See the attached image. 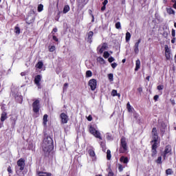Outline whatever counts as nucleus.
<instances>
[{
	"mask_svg": "<svg viewBox=\"0 0 176 176\" xmlns=\"http://www.w3.org/2000/svg\"><path fill=\"white\" fill-rule=\"evenodd\" d=\"M109 56L111 55L109 54V52H108V51H105L103 54L104 58H108Z\"/></svg>",
	"mask_w": 176,
	"mask_h": 176,
	"instance_id": "72a5a7b5",
	"label": "nucleus"
},
{
	"mask_svg": "<svg viewBox=\"0 0 176 176\" xmlns=\"http://www.w3.org/2000/svg\"><path fill=\"white\" fill-rule=\"evenodd\" d=\"M153 100L157 101V100H159V95H155L153 97Z\"/></svg>",
	"mask_w": 176,
	"mask_h": 176,
	"instance_id": "603ef678",
	"label": "nucleus"
},
{
	"mask_svg": "<svg viewBox=\"0 0 176 176\" xmlns=\"http://www.w3.org/2000/svg\"><path fill=\"white\" fill-rule=\"evenodd\" d=\"M90 134L94 135L96 138H98L99 140H102V137H101V133L100 131H97L96 128H94L93 126H90L89 129Z\"/></svg>",
	"mask_w": 176,
	"mask_h": 176,
	"instance_id": "39448f33",
	"label": "nucleus"
},
{
	"mask_svg": "<svg viewBox=\"0 0 176 176\" xmlns=\"http://www.w3.org/2000/svg\"><path fill=\"white\" fill-rule=\"evenodd\" d=\"M120 162L121 163H124V164H127V163H129V157H124V156H122L120 158Z\"/></svg>",
	"mask_w": 176,
	"mask_h": 176,
	"instance_id": "f3484780",
	"label": "nucleus"
},
{
	"mask_svg": "<svg viewBox=\"0 0 176 176\" xmlns=\"http://www.w3.org/2000/svg\"><path fill=\"white\" fill-rule=\"evenodd\" d=\"M32 107L33 108V112L34 113H38L39 112V110L41 109V102L39 100H36L32 104Z\"/></svg>",
	"mask_w": 176,
	"mask_h": 176,
	"instance_id": "423d86ee",
	"label": "nucleus"
},
{
	"mask_svg": "<svg viewBox=\"0 0 176 176\" xmlns=\"http://www.w3.org/2000/svg\"><path fill=\"white\" fill-rule=\"evenodd\" d=\"M111 67H112V68H113V69H115V68H116V67H118V63H111Z\"/></svg>",
	"mask_w": 176,
	"mask_h": 176,
	"instance_id": "de8ad7c7",
	"label": "nucleus"
},
{
	"mask_svg": "<svg viewBox=\"0 0 176 176\" xmlns=\"http://www.w3.org/2000/svg\"><path fill=\"white\" fill-rule=\"evenodd\" d=\"M41 80H42V76L39 74L35 76L34 82L38 89L41 87Z\"/></svg>",
	"mask_w": 176,
	"mask_h": 176,
	"instance_id": "ddd939ff",
	"label": "nucleus"
},
{
	"mask_svg": "<svg viewBox=\"0 0 176 176\" xmlns=\"http://www.w3.org/2000/svg\"><path fill=\"white\" fill-rule=\"evenodd\" d=\"M69 10H71V8H69V6L68 5H65L63 8V14H66V13H68Z\"/></svg>",
	"mask_w": 176,
	"mask_h": 176,
	"instance_id": "412c9836",
	"label": "nucleus"
},
{
	"mask_svg": "<svg viewBox=\"0 0 176 176\" xmlns=\"http://www.w3.org/2000/svg\"><path fill=\"white\" fill-rule=\"evenodd\" d=\"M167 155H168L167 153H166L164 152L163 153L162 156H163L164 160H166Z\"/></svg>",
	"mask_w": 176,
	"mask_h": 176,
	"instance_id": "5fc2aeb1",
	"label": "nucleus"
},
{
	"mask_svg": "<svg viewBox=\"0 0 176 176\" xmlns=\"http://www.w3.org/2000/svg\"><path fill=\"white\" fill-rule=\"evenodd\" d=\"M89 3V0H77V5L78 8L83 9L86 5Z\"/></svg>",
	"mask_w": 176,
	"mask_h": 176,
	"instance_id": "9d476101",
	"label": "nucleus"
},
{
	"mask_svg": "<svg viewBox=\"0 0 176 176\" xmlns=\"http://www.w3.org/2000/svg\"><path fill=\"white\" fill-rule=\"evenodd\" d=\"M138 91L139 93H142V87H139V88H138Z\"/></svg>",
	"mask_w": 176,
	"mask_h": 176,
	"instance_id": "4d7b16f0",
	"label": "nucleus"
},
{
	"mask_svg": "<svg viewBox=\"0 0 176 176\" xmlns=\"http://www.w3.org/2000/svg\"><path fill=\"white\" fill-rule=\"evenodd\" d=\"M43 10V4H39L37 7V11L41 13Z\"/></svg>",
	"mask_w": 176,
	"mask_h": 176,
	"instance_id": "7c9ffc66",
	"label": "nucleus"
},
{
	"mask_svg": "<svg viewBox=\"0 0 176 176\" xmlns=\"http://www.w3.org/2000/svg\"><path fill=\"white\" fill-rule=\"evenodd\" d=\"M106 138H107V140L110 141L111 140H112V135L109 133H107Z\"/></svg>",
	"mask_w": 176,
	"mask_h": 176,
	"instance_id": "37998d69",
	"label": "nucleus"
},
{
	"mask_svg": "<svg viewBox=\"0 0 176 176\" xmlns=\"http://www.w3.org/2000/svg\"><path fill=\"white\" fill-rule=\"evenodd\" d=\"M14 30H15V33H16V34H20V28H19V27H15V28H14Z\"/></svg>",
	"mask_w": 176,
	"mask_h": 176,
	"instance_id": "a18cd8bd",
	"label": "nucleus"
},
{
	"mask_svg": "<svg viewBox=\"0 0 176 176\" xmlns=\"http://www.w3.org/2000/svg\"><path fill=\"white\" fill-rule=\"evenodd\" d=\"M126 109L128 110V112H133V107H131V104H130V102H128L126 104Z\"/></svg>",
	"mask_w": 176,
	"mask_h": 176,
	"instance_id": "393cba45",
	"label": "nucleus"
},
{
	"mask_svg": "<svg viewBox=\"0 0 176 176\" xmlns=\"http://www.w3.org/2000/svg\"><path fill=\"white\" fill-rule=\"evenodd\" d=\"M131 38V34L130 32H127L126 33L125 39L126 42H129Z\"/></svg>",
	"mask_w": 176,
	"mask_h": 176,
	"instance_id": "bb28decb",
	"label": "nucleus"
},
{
	"mask_svg": "<svg viewBox=\"0 0 176 176\" xmlns=\"http://www.w3.org/2000/svg\"><path fill=\"white\" fill-rule=\"evenodd\" d=\"M60 118L61 119L60 122L63 124L68 123V116L65 114V113H60Z\"/></svg>",
	"mask_w": 176,
	"mask_h": 176,
	"instance_id": "9b49d317",
	"label": "nucleus"
},
{
	"mask_svg": "<svg viewBox=\"0 0 176 176\" xmlns=\"http://www.w3.org/2000/svg\"><path fill=\"white\" fill-rule=\"evenodd\" d=\"M52 31H53V32H57V31H58V29H57V28H54L53 30H52Z\"/></svg>",
	"mask_w": 176,
	"mask_h": 176,
	"instance_id": "680f3d73",
	"label": "nucleus"
},
{
	"mask_svg": "<svg viewBox=\"0 0 176 176\" xmlns=\"http://www.w3.org/2000/svg\"><path fill=\"white\" fill-rule=\"evenodd\" d=\"M129 152V146H127V141L126 138L122 137L120 139L119 153H127Z\"/></svg>",
	"mask_w": 176,
	"mask_h": 176,
	"instance_id": "20e7f679",
	"label": "nucleus"
},
{
	"mask_svg": "<svg viewBox=\"0 0 176 176\" xmlns=\"http://www.w3.org/2000/svg\"><path fill=\"white\" fill-rule=\"evenodd\" d=\"M115 26L117 30H120V28H122V25L120 24V22L116 23Z\"/></svg>",
	"mask_w": 176,
	"mask_h": 176,
	"instance_id": "c9c22d12",
	"label": "nucleus"
},
{
	"mask_svg": "<svg viewBox=\"0 0 176 176\" xmlns=\"http://www.w3.org/2000/svg\"><path fill=\"white\" fill-rule=\"evenodd\" d=\"M107 4H108V0H104V1L102 2V5L104 6H107Z\"/></svg>",
	"mask_w": 176,
	"mask_h": 176,
	"instance_id": "3c124183",
	"label": "nucleus"
},
{
	"mask_svg": "<svg viewBox=\"0 0 176 176\" xmlns=\"http://www.w3.org/2000/svg\"><path fill=\"white\" fill-rule=\"evenodd\" d=\"M47 118H48V116L47 114H45L43 116V124L44 126H46L47 123Z\"/></svg>",
	"mask_w": 176,
	"mask_h": 176,
	"instance_id": "b1692460",
	"label": "nucleus"
},
{
	"mask_svg": "<svg viewBox=\"0 0 176 176\" xmlns=\"http://www.w3.org/2000/svg\"><path fill=\"white\" fill-rule=\"evenodd\" d=\"M88 86H89L92 91H94V90L97 89V80L94 78L89 80L88 82Z\"/></svg>",
	"mask_w": 176,
	"mask_h": 176,
	"instance_id": "0eeeda50",
	"label": "nucleus"
},
{
	"mask_svg": "<svg viewBox=\"0 0 176 176\" xmlns=\"http://www.w3.org/2000/svg\"><path fill=\"white\" fill-rule=\"evenodd\" d=\"M25 168V160L24 158H20L16 162V166H15L16 174L19 176H24V168Z\"/></svg>",
	"mask_w": 176,
	"mask_h": 176,
	"instance_id": "7ed1b4c3",
	"label": "nucleus"
},
{
	"mask_svg": "<svg viewBox=\"0 0 176 176\" xmlns=\"http://www.w3.org/2000/svg\"><path fill=\"white\" fill-rule=\"evenodd\" d=\"M118 94V91L116 89H113L111 91V96L113 97H116V94Z\"/></svg>",
	"mask_w": 176,
	"mask_h": 176,
	"instance_id": "4c0bfd02",
	"label": "nucleus"
},
{
	"mask_svg": "<svg viewBox=\"0 0 176 176\" xmlns=\"http://www.w3.org/2000/svg\"><path fill=\"white\" fill-rule=\"evenodd\" d=\"M173 8L174 9H176V3H175L173 4Z\"/></svg>",
	"mask_w": 176,
	"mask_h": 176,
	"instance_id": "0e129e2a",
	"label": "nucleus"
},
{
	"mask_svg": "<svg viewBox=\"0 0 176 176\" xmlns=\"http://www.w3.org/2000/svg\"><path fill=\"white\" fill-rule=\"evenodd\" d=\"M171 43H175V37H173L171 40Z\"/></svg>",
	"mask_w": 176,
	"mask_h": 176,
	"instance_id": "052dcab7",
	"label": "nucleus"
},
{
	"mask_svg": "<svg viewBox=\"0 0 176 176\" xmlns=\"http://www.w3.org/2000/svg\"><path fill=\"white\" fill-rule=\"evenodd\" d=\"M107 49H108V44H107V43H104L101 47L100 45L98 47V53H99V54H102V53H104V51L107 50Z\"/></svg>",
	"mask_w": 176,
	"mask_h": 176,
	"instance_id": "6e6552de",
	"label": "nucleus"
},
{
	"mask_svg": "<svg viewBox=\"0 0 176 176\" xmlns=\"http://www.w3.org/2000/svg\"><path fill=\"white\" fill-rule=\"evenodd\" d=\"M140 68H141V61L140 60V59H138L135 61V71H138V69H140Z\"/></svg>",
	"mask_w": 176,
	"mask_h": 176,
	"instance_id": "aec40b11",
	"label": "nucleus"
},
{
	"mask_svg": "<svg viewBox=\"0 0 176 176\" xmlns=\"http://www.w3.org/2000/svg\"><path fill=\"white\" fill-rule=\"evenodd\" d=\"M150 79H151V76H148L147 77H146V80H148V82H149Z\"/></svg>",
	"mask_w": 176,
	"mask_h": 176,
	"instance_id": "e2e57ef3",
	"label": "nucleus"
},
{
	"mask_svg": "<svg viewBox=\"0 0 176 176\" xmlns=\"http://www.w3.org/2000/svg\"><path fill=\"white\" fill-rule=\"evenodd\" d=\"M89 12H90V13H91V16H92V21H94V15H93V14H91V12H92L91 10H89Z\"/></svg>",
	"mask_w": 176,
	"mask_h": 176,
	"instance_id": "bf43d9fd",
	"label": "nucleus"
},
{
	"mask_svg": "<svg viewBox=\"0 0 176 176\" xmlns=\"http://www.w3.org/2000/svg\"><path fill=\"white\" fill-rule=\"evenodd\" d=\"M166 12L168 14H175V11L173 8H166Z\"/></svg>",
	"mask_w": 176,
	"mask_h": 176,
	"instance_id": "a878e982",
	"label": "nucleus"
},
{
	"mask_svg": "<svg viewBox=\"0 0 176 176\" xmlns=\"http://www.w3.org/2000/svg\"><path fill=\"white\" fill-rule=\"evenodd\" d=\"M108 61H109V63H113V61H115V58L111 56L108 58Z\"/></svg>",
	"mask_w": 176,
	"mask_h": 176,
	"instance_id": "c03bdc74",
	"label": "nucleus"
},
{
	"mask_svg": "<svg viewBox=\"0 0 176 176\" xmlns=\"http://www.w3.org/2000/svg\"><path fill=\"white\" fill-rule=\"evenodd\" d=\"M7 171L9 174H12L13 173V170H12V166H9L7 168Z\"/></svg>",
	"mask_w": 176,
	"mask_h": 176,
	"instance_id": "58836bf2",
	"label": "nucleus"
},
{
	"mask_svg": "<svg viewBox=\"0 0 176 176\" xmlns=\"http://www.w3.org/2000/svg\"><path fill=\"white\" fill-rule=\"evenodd\" d=\"M107 176H115V173H113V171H112V169H110Z\"/></svg>",
	"mask_w": 176,
	"mask_h": 176,
	"instance_id": "ea45409f",
	"label": "nucleus"
},
{
	"mask_svg": "<svg viewBox=\"0 0 176 176\" xmlns=\"http://www.w3.org/2000/svg\"><path fill=\"white\" fill-rule=\"evenodd\" d=\"M8 119V113L3 111L1 116V122H5Z\"/></svg>",
	"mask_w": 176,
	"mask_h": 176,
	"instance_id": "a211bd4d",
	"label": "nucleus"
},
{
	"mask_svg": "<svg viewBox=\"0 0 176 176\" xmlns=\"http://www.w3.org/2000/svg\"><path fill=\"white\" fill-rule=\"evenodd\" d=\"M171 2H173V3H176V0H171Z\"/></svg>",
	"mask_w": 176,
	"mask_h": 176,
	"instance_id": "774afa93",
	"label": "nucleus"
},
{
	"mask_svg": "<svg viewBox=\"0 0 176 176\" xmlns=\"http://www.w3.org/2000/svg\"><path fill=\"white\" fill-rule=\"evenodd\" d=\"M25 21L28 25H30V24H34V22L35 21V16L32 15H28L25 19Z\"/></svg>",
	"mask_w": 176,
	"mask_h": 176,
	"instance_id": "f8f14e48",
	"label": "nucleus"
},
{
	"mask_svg": "<svg viewBox=\"0 0 176 176\" xmlns=\"http://www.w3.org/2000/svg\"><path fill=\"white\" fill-rule=\"evenodd\" d=\"M174 172L173 171V169L171 168H168L166 170V175H172V174Z\"/></svg>",
	"mask_w": 176,
	"mask_h": 176,
	"instance_id": "c756f323",
	"label": "nucleus"
},
{
	"mask_svg": "<svg viewBox=\"0 0 176 176\" xmlns=\"http://www.w3.org/2000/svg\"><path fill=\"white\" fill-rule=\"evenodd\" d=\"M88 153L91 157H96V153L94 152V150L89 149L88 151Z\"/></svg>",
	"mask_w": 176,
	"mask_h": 176,
	"instance_id": "5701e85b",
	"label": "nucleus"
},
{
	"mask_svg": "<svg viewBox=\"0 0 176 176\" xmlns=\"http://www.w3.org/2000/svg\"><path fill=\"white\" fill-rule=\"evenodd\" d=\"M94 35V32H93V31H90L87 33V36H88L87 42H88V43H91L93 42V36Z\"/></svg>",
	"mask_w": 176,
	"mask_h": 176,
	"instance_id": "dca6fc26",
	"label": "nucleus"
},
{
	"mask_svg": "<svg viewBox=\"0 0 176 176\" xmlns=\"http://www.w3.org/2000/svg\"><path fill=\"white\" fill-rule=\"evenodd\" d=\"M27 75V73L25 72H23L21 73V76H25Z\"/></svg>",
	"mask_w": 176,
	"mask_h": 176,
	"instance_id": "6e6d98bb",
	"label": "nucleus"
},
{
	"mask_svg": "<svg viewBox=\"0 0 176 176\" xmlns=\"http://www.w3.org/2000/svg\"><path fill=\"white\" fill-rule=\"evenodd\" d=\"M140 43H141V38H139L133 46L134 52L135 53V54H138V53L140 52V49L138 48L140 47Z\"/></svg>",
	"mask_w": 176,
	"mask_h": 176,
	"instance_id": "4468645a",
	"label": "nucleus"
},
{
	"mask_svg": "<svg viewBox=\"0 0 176 176\" xmlns=\"http://www.w3.org/2000/svg\"><path fill=\"white\" fill-rule=\"evenodd\" d=\"M165 50V57L166 60H170L171 58V51L170 50V48L168 47V45H166L164 47Z\"/></svg>",
	"mask_w": 176,
	"mask_h": 176,
	"instance_id": "1a4fd4ad",
	"label": "nucleus"
},
{
	"mask_svg": "<svg viewBox=\"0 0 176 176\" xmlns=\"http://www.w3.org/2000/svg\"><path fill=\"white\" fill-rule=\"evenodd\" d=\"M122 63H126V58L122 59Z\"/></svg>",
	"mask_w": 176,
	"mask_h": 176,
	"instance_id": "338daca9",
	"label": "nucleus"
},
{
	"mask_svg": "<svg viewBox=\"0 0 176 176\" xmlns=\"http://www.w3.org/2000/svg\"><path fill=\"white\" fill-rule=\"evenodd\" d=\"M118 171L122 173L123 171V166L122 164H118Z\"/></svg>",
	"mask_w": 176,
	"mask_h": 176,
	"instance_id": "a19ab883",
	"label": "nucleus"
},
{
	"mask_svg": "<svg viewBox=\"0 0 176 176\" xmlns=\"http://www.w3.org/2000/svg\"><path fill=\"white\" fill-rule=\"evenodd\" d=\"M52 39L53 41H54L55 42H58V38H57V36L53 35L52 36Z\"/></svg>",
	"mask_w": 176,
	"mask_h": 176,
	"instance_id": "49530a36",
	"label": "nucleus"
},
{
	"mask_svg": "<svg viewBox=\"0 0 176 176\" xmlns=\"http://www.w3.org/2000/svg\"><path fill=\"white\" fill-rule=\"evenodd\" d=\"M93 76V72L91 70L86 72V78H91Z\"/></svg>",
	"mask_w": 176,
	"mask_h": 176,
	"instance_id": "c85d7f7f",
	"label": "nucleus"
},
{
	"mask_svg": "<svg viewBox=\"0 0 176 176\" xmlns=\"http://www.w3.org/2000/svg\"><path fill=\"white\" fill-rule=\"evenodd\" d=\"M171 151H172L171 145L168 144L165 146V149H164V152L165 153L168 154V153H171Z\"/></svg>",
	"mask_w": 176,
	"mask_h": 176,
	"instance_id": "6ab92c4d",
	"label": "nucleus"
},
{
	"mask_svg": "<svg viewBox=\"0 0 176 176\" xmlns=\"http://www.w3.org/2000/svg\"><path fill=\"white\" fill-rule=\"evenodd\" d=\"M97 60H98L99 63H103V64L105 63V60H104V59L102 58V57H98V58H97Z\"/></svg>",
	"mask_w": 176,
	"mask_h": 176,
	"instance_id": "e433bc0d",
	"label": "nucleus"
},
{
	"mask_svg": "<svg viewBox=\"0 0 176 176\" xmlns=\"http://www.w3.org/2000/svg\"><path fill=\"white\" fill-rule=\"evenodd\" d=\"M105 9H107V6H102V7L101 8V11L104 12V10H105Z\"/></svg>",
	"mask_w": 176,
	"mask_h": 176,
	"instance_id": "864d4df0",
	"label": "nucleus"
},
{
	"mask_svg": "<svg viewBox=\"0 0 176 176\" xmlns=\"http://www.w3.org/2000/svg\"><path fill=\"white\" fill-rule=\"evenodd\" d=\"M42 148L45 157H49L50 152H52L54 148L53 139H52L50 136H47L45 138H44L43 141Z\"/></svg>",
	"mask_w": 176,
	"mask_h": 176,
	"instance_id": "f03ea898",
	"label": "nucleus"
},
{
	"mask_svg": "<svg viewBox=\"0 0 176 176\" xmlns=\"http://www.w3.org/2000/svg\"><path fill=\"white\" fill-rule=\"evenodd\" d=\"M67 87H68V83L66 82V83L64 84V88Z\"/></svg>",
	"mask_w": 176,
	"mask_h": 176,
	"instance_id": "69168bd1",
	"label": "nucleus"
},
{
	"mask_svg": "<svg viewBox=\"0 0 176 176\" xmlns=\"http://www.w3.org/2000/svg\"><path fill=\"white\" fill-rule=\"evenodd\" d=\"M36 174L38 176H52V173L44 172L41 170L36 171Z\"/></svg>",
	"mask_w": 176,
	"mask_h": 176,
	"instance_id": "2eb2a0df",
	"label": "nucleus"
},
{
	"mask_svg": "<svg viewBox=\"0 0 176 176\" xmlns=\"http://www.w3.org/2000/svg\"><path fill=\"white\" fill-rule=\"evenodd\" d=\"M108 78H109V80H110V82H113V74H112V73L109 74Z\"/></svg>",
	"mask_w": 176,
	"mask_h": 176,
	"instance_id": "f704fd0d",
	"label": "nucleus"
},
{
	"mask_svg": "<svg viewBox=\"0 0 176 176\" xmlns=\"http://www.w3.org/2000/svg\"><path fill=\"white\" fill-rule=\"evenodd\" d=\"M155 163H157V164H162V163H163L162 161V156L157 157V159L155 160Z\"/></svg>",
	"mask_w": 176,
	"mask_h": 176,
	"instance_id": "2f4dec72",
	"label": "nucleus"
},
{
	"mask_svg": "<svg viewBox=\"0 0 176 176\" xmlns=\"http://www.w3.org/2000/svg\"><path fill=\"white\" fill-rule=\"evenodd\" d=\"M43 67V62L42 61H38L36 65V68H38V69H42Z\"/></svg>",
	"mask_w": 176,
	"mask_h": 176,
	"instance_id": "4be33fe9",
	"label": "nucleus"
},
{
	"mask_svg": "<svg viewBox=\"0 0 176 176\" xmlns=\"http://www.w3.org/2000/svg\"><path fill=\"white\" fill-rule=\"evenodd\" d=\"M48 49H49V52H54V50H56V46H54V45H50L49 47H48Z\"/></svg>",
	"mask_w": 176,
	"mask_h": 176,
	"instance_id": "473e14b6",
	"label": "nucleus"
},
{
	"mask_svg": "<svg viewBox=\"0 0 176 176\" xmlns=\"http://www.w3.org/2000/svg\"><path fill=\"white\" fill-rule=\"evenodd\" d=\"M172 36L173 38H175V30H172Z\"/></svg>",
	"mask_w": 176,
	"mask_h": 176,
	"instance_id": "8fccbe9b",
	"label": "nucleus"
},
{
	"mask_svg": "<svg viewBox=\"0 0 176 176\" xmlns=\"http://www.w3.org/2000/svg\"><path fill=\"white\" fill-rule=\"evenodd\" d=\"M157 90H163L164 89V85H160L157 87Z\"/></svg>",
	"mask_w": 176,
	"mask_h": 176,
	"instance_id": "79ce46f5",
	"label": "nucleus"
},
{
	"mask_svg": "<svg viewBox=\"0 0 176 176\" xmlns=\"http://www.w3.org/2000/svg\"><path fill=\"white\" fill-rule=\"evenodd\" d=\"M170 102H171L172 105H175V100H170Z\"/></svg>",
	"mask_w": 176,
	"mask_h": 176,
	"instance_id": "13d9d810",
	"label": "nucleus"
},
{
	"mask_svg": "<svg viewBox=\"0 0 176 176\" xmlns=\"http://www.w3.org/2000/svg\"><path fill=\"white\" fill-rule=\"evenodd\" d=\"M111 157H112V155H111V150L108 149L107 151V160H111Z\"/></svg>",
	"mask_w": 176,
	"mask_h": 176,
	"instance_id": "cd10ccee",
	"label": "nucleus"
},
{
	"mask_svg": "<svg viewBox=\"0 0 176 176\" xmlns=\"http://www.w3.org/2000/svg\"><path fill=\"white\" fill-rule=\"evenodd\" d=\"M152 140L150 142L151 145V157H155L157 155V148L160 145V141H159V134L157 133V129L156 127L153 128L152 131Z\"/></svg>",
	"mask_w": 176,
	"mask_h": 176,
	"instance_id": "f257e3e1",
	"label": "nucleus"
},
{
	"mask_svg": "<svg viewBox=\"0 0 176 176\" xmlns=\"http://www.w3.org/2000/svg\"><path fill=\"white\" fill-rule=\"evenodd\" d=\"M87 120L89 122H91V120H93V117L91 116V115H89L87 118Z\"/></svg>",
	"mask_w": 176,
	"mask_h": 176,
	"instance_id": "09e8293b",
	"label": "nucleus"
}]
</instances>
